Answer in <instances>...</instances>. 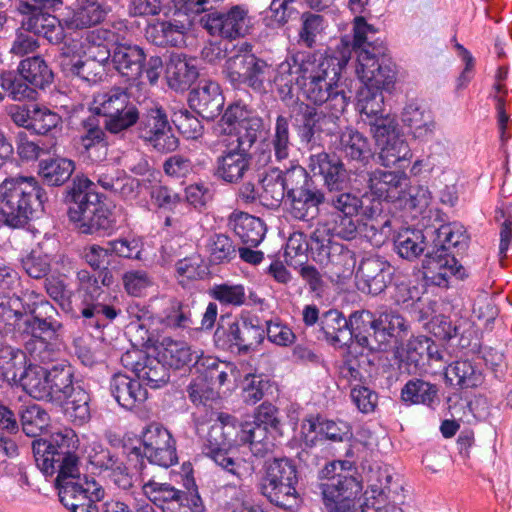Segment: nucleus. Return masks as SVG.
Listing matches in <instances>:
<instances>
[{"label":"nucleus","instance_id":"obj_10","mask_svg":"<svg viewBox=\"0 0 512 512\" xmlns=\"http://www.w3.org/2000/svg\"><path fill=\"white\" fill-rule=\"evenodd\" d=\"M110 64L115 71L130 84L139 82L145 74L150 85H155L163 71V61L158 55H147L143 47L129 41L117 43L113 47Z\"/></svg>","mask_w":512,"mask_h":512},{"label":"nucleus","instance_id":"obj_56","mask_svg":"<svg viewBox=\"0 0 512 512\" xmlns=\"http://www.w3.org/2000/svg\"><path fill=\"white\" fill-rule=\"evenodd\" d=\"M109 65L108 62L86 56L84 60L78 59L72 63L69 73L89 84H96L106 76Z\"/></svg>","mask_w":512,"mask_h":512},{"label":"nucleus","instance_id":"obj_14","mask_svg":"<svg viewBox=\"0 0 512 512\" xmlns=\"http://www.w3.org/2000/svg\"><path fill=\"white\" fill-rule=\"evenodd\" d=\"M325 225L318 227L310 236V252L314 261L336 278L352 274L356 265V254L345 245L326 237Z\"/></svg>","mask_w":512,"mask_h":512},{"label":"nucleus","instance_id":"obj_52","mask_svg":"<svg viewBox=\"0 0 512 512\" xmlns=\"http://www.w3.org/2000/svg\"><path fill=\"white\" fill-rule=\"evenodd\" d=\"M253 53L249 45H242L236 52L230 56L224 65V74L232 86L238 88L242 86L243 78L247 73V68L253 60Z\"/></svg>","mask_w":512,"mask_h":512},{"label":"nucleus","instance_id":"obj_60","mask_svg":"<svg viewBox=\"0 0 512 512\" xmlns=\"http://www.w3.org/2000/svg\"><path fill=\"white\" fill-rule=\"evenodd\" d=\"M379 158L383 166H392L409 161L412 156L408 143L401 134L380 144Z\"/></svg>","mask_w":512,"mask_h":512},{"label":"nucleus","instance_id":"obj_59","mask_svg":"<svg viewBox=\"0 0 512 512\" xmlns=\"http://www.w3.org/2000/svg\"><path fill=\"white\" fill-rule=\"evenodd\" d=\"M383 90L362 85L357 94V108L367 122L385 114Z\"/></svg>","mask_w":512,"mask_h":512},{"label":"nucleus","instance_id":"obj_35","mask_svg":"<svg viewBox=\"0 0 512 512\" xmlns=\"http://www.w3.org/2000/svg\"><path fill=\"white\" fill-rule=\"evenodd\" d=\"M444 375L447 384L462 390L477 388L484 382L481 367L468 359L452 362L446 368Z\"/></svg>","mask_w":512,"mask_h":512},{"label":"nucleus","instance_id":"obj_43","mask_svg":"<svg viewBox=\"0 0 512 512\" xmlns=\"http://www.w3.org/2000/svg\"><path fill=\"white\" fill-rule=\"evenodd\" d=\"M199 72L192 60L181 55H172L166 68L169 86L174 90L188 89L198 78Z\"/></svg>","mask_w":512,"mask_h":512},{"label":"nucleus","instance_id":"obj_9","mask_svg":"<svg viewBox=\"0 0 512 512\" xmlns=\"http://www.w3.org/2000/svg\"><path fill=\"white\" fill-rule=\"evenodd\" d=\"M200 433L204 435L206 454L223 470L233 475L241 486L252 479L253 467L241 459L230 455L229 448L238 436V421L232 415L218 413L217 419L209 426L201 425ZM236 486L237 483H234Z\"/></svg>","mask_w":512,"mask_h":512},{"label":"nucleus","instance_id":"obj_55","mask_svg":"<svg viewBox=\"0 0 512 512\" xmlns=\"http://www.w3.org/2000/svg\"><path fill=\"white\" fill-rule=\"evenodd\" d=\"M129 98L128 93L121 87H112L94 96L91 110L107 119L120 107H125L124 104Z\"/></svg>","mask_w":512,"mask_h":512},{"label":"nucleus","instance_id":"obj_29","mask_svg":"<svg viewBox=\"0 0 512 512\" xmlns=\"http://www.w3.org/2000/svg\"><path fill=\"white\" fill-rule=\"evenodd\" d=\"M157 353L161 360L168 366L176 370L193 366L198 363L200 350L193 349L187 342L174 340L165 337L157 347Z\"/></svg>","mask_w":512,"mask_h":512},{"label":"nucleus","instance_id":"obj_48","mask_svg":"<svg viewBox=\"0 0 512 512\" xmlns=\"http://www.w3.org/2000/svg\"><path fill=\"white\" fill-rule=\"evenodd\" d=\"M18 72L28 83L43 89L53 81V72L40 56L23 59L18 66Z\"/></svg>","mask_w":512,"mask_h":512},{"label":"nucleus","instance_id":"obj_3","mask_svg":"<svg viewBox=\"0 0 512 512\" xmlns=\"http://www.w3.org/2000/svg\"><path fill=\"white\" fill-rule=\"evenodd\" d=\"M349 58L344 53L340 56L312 53L302 61L301 77L296 78V83L306 100L316 106L325 105L329 111L344 112L350 96L340 79Z\"/></svg>","mask_w":512,"mask_h":512},{"label":"nucleus","instance_id":"obj_61","mask_svg":"<svg viewBox=\"0 0 512 512\" xmlns=\"http://www.w3.org/2000/svg\"><path fill=\"white\" fill-rule=\"evenodd\" d=\"M209 260L212 264L229 263L237 255V246L226 234H213L207 243Z\"/></svg>","mask_w":512,"mask_h":512},{"label":"nucleus","instance_id":"obj_15","mask_svg":"<svg viewBox=\"0 0 512 512\" xmlns=\"http://www.w3.org/2000/svg\"><path fill=\"white\" fill-rule=\"evenodd\" d=\"M138 135L144 142L160 153H169L178 148L179 140L175 136L166 110L153 103L144 112H140Z\"/></svg>","mask_w":512,"mask_h":512},{"label":"nucleus","instance_id":"obj_34","mask_svg":"<svg viewBox=\"0 0 512 512\" xmlns=\"http://www.w3.org/2000/svg\"><path fill=\"white\" fill-rule=\"evenodd\" d=\"M110 11V5L83 0L76 9L63 18V25L68 30H91L92 26L104 21Z\"/></svg>","mask_w":512,"mask_h":512},{"label":"nucleus","instance_id":"obj_46","mask_svg":"<svg viewBox=\"0 0 512 512\" xmlns=\"http://www.w3.org/2000/svg\"><path fill=\"white\" fill-rule=\"evenodd\" d=\"M238 436L241 442L249 443L251 452L257 457L265 456L273 447L270 430L256 422L239 424Z\"/></svg>","mask_w":512,"mask_h":512},{"label":"nucleus","instance_id":"obj_11","mask_svg":"<svg viewBox=\"0 0 512 512\" xmlns=\"http://www.w3.org/2000/svg\"><path fill=\"white\" fill-rule=\"evenodd\" d=\"M287 211L296 220H314L325 202V194L318 189L305 168L300 165L288 169Z\"/></svg>","mask_w":512,"mask_h":512},{"label":"nucleus","instance_id":"obj_28","mask_svg":"<svg viewBox=\"0 0 512 512\" xmlns=\"http://www.w3.org/2000/svg\"><path fill=\"white\" fill-rule=\"evenodd\" d=\"M376 331L375 344L380 349L381 345H386L391 339L402 341L410 333L409 322L397 311L385 309L376 312Z\"/></svg>","mask_w":512,"mask_h":512},{"label":"nucleus","instance_id":"obj_62","mask_svg":"<svg viewBox=\"0 0 512 512\" xmlns=\"http://www.w3.org/2000/svg\"><path fill=\"white\" fill-rule=\"evenodd\" d=\"M23 77L17 78L12 72H3L0 75V86L9 93L15 101L33 100L37 92L34 86H30Z\"/></svg>","mask_w":512,"mask_h":512},{"label":"nucleus","instance_id":"obj_13","mask_svg":"<svg viewBox=\"0 0 512 512\" xmlns=\"http://www.w3.org/2000/svg\"><path fill=\"white\" fill-rule=\"evenodd\" d=\"M265 339V327L257 316L240 315L228 326H218L214 332L215 345L229 352L247 355L257 351Z\"/></svg>","mask_w":512,"mask_h":512},{"label":"nucleus","instance_id":"obj_45","mask_svg":"<svg viewBox=\"0 0 512 512\" xmlns=\"http://www.w3.org/2000/svg\"><path fill=\"white\" fill-rule=\"evenodd\" d=\"M439 389L436 384L413 378L401 389V399L408 404H422L434 407L439 403Z\"/></svg>","mask_w":512,"mask_h":512},{"label":"nucleus","instance_id":"obj_40","mask_svg":"<svg viewBox=\"0 0 512 512\" xmlns=\"http://www.w3.org/2000/svg\"><path fill=\"white\" fill-rule=\"evenodd\" d=\"M288 169L285 172L277 168L265 171L259 183L261 186L260 199L270 208L278 207L283 199L288 197Z\"/></svg>","mask_w":512,"mask_h":512},{"label":"nucleus","instance_id":"obj_39","mask_svg":"<svg viewBox=\"0 0 512 512\" xmlns=\"http://www.w3.org/2000/svg\"><path fill=\"white\" fill-rule=\"evenodd\" d=\"M228 225L243 244L250 247H257L262 242L266 232L265 224L260 218L245 212L232 213Z\"/></svg>","mask_w":512,"mask_h":512},{"label":"nucleus","instance_id":"obj_2","mask_svg":"<svg viewBox=\"0 0 512 512\" xmlns=\"http://www.w3.org/2000/svg\"><path fill=\"white\" fill-rule=\"evenodd\" d=\"M22 388L36 400L64 403V413L75 425L90 420V395L69 364H57L50 369L31 366L22 375Z\"/></svg>","mask_w":512,"mask_h":512},{"label":"nucleus","instance_id":"obj_22","mask_svg":"<svg viewBox=\"0 0 512 512\" xmlns=\"http://www.w3.org/2000/svg\"><path fill=\"white\" fill-rule=\"evenodd\" d=\"M367 182L371 201H395L401 199L408 185L405 173L399 171L376 170L359 174Z\"/></svg>","mask_w":512,"mask_h":512},{"label":"nucleus","instance_id":"obj_26","mask_svg":"<svg viewBox=\"0 0 512 512\" xmlns=\"http://www.w3.org/2000/svg\"><path fill=\"white\" fill-rule=\"evenodd\" d=\"M188 101L190 107L207 120H213L220 115L224 106L220 86L207 79L200 80L197 87L190 91Z\"/></svg>","mask_w":512,"mask_h":512},{"label":"nucleus","instance_id":"obj_4","mask_svg":"<svg viewBox=\"0 0 512 512\" xmlns=\"http://www.w3.org/2000/svg\"><path fill=\"white\" fill-rule=\"evenodd\" d=\"M376 30L363 18H357L351 42L342 39L357 56L356 73L362 85L389 90L396 79L395 65L385 43L376 37Z\"/></svg>","mask_w":512,"mask_h":512},{"label":"nucleus","instance_id":"obj_16","mask_svg":"<svg viewBox=\"0 0 512 512\" xmlns=\"http://www.w3.org/2000/svg\"><path fill=\"white\" fill-rule=\"evenodd\" d=\"M143 448L133 447L130 454L144 456L150 463L168 468L178 462L175 440L160 423H150L140 435Z\"/></svg>","mask_w":512,"mask_h":512},{"label":"nucleus","instance_id":"obj_18","mask_svg":"<svg viewBox=\"0 0 512 512\" xmlns=\"http://www.w3.org/2000/svg\"><path fill=\"white\" fill-rule=\"evenodd\" d=\"M393 274L391 264L384 257L366 255L362 257L356 269L357 288L362 293L377 296L391 283Z\"/></svg>","mask_w":512,"mask_h":512},{"label":"nucleus","instance_id":"obj_7","mask_svg":"<svg viewBox=\"0 0 512 512\" xmlns=\"http://www.w3.org/2000/svg\"><path fill=\"white\" fill-rule=\"evenodd\" d=\"M432 248L427 259L422 260L424 275L432 284L447 287L452 276L457 279L466 277L465 268L458 263L452 249L465 250L468 246V236L461 229H455L451 224L441 225L431 231Z\"/></svg>","mask_w":512,"mask_h":512},{"label":"nucleus","instance_id":"obj_51","mask_svg":"<svg viewBox=\"0 0 512 512\" xmlns=\"http://www.w3.org/2000/svg\"><path fill=\"white\" fill-rule=\"evenodd\" d=\"M125 107L114 112L107 119H104L105 131L123 136L126 131L135 126L140 120V111L138 107L131 102L130 98L125 102Z\"/></svg>","mask_w":512,"mask_h":512},{"label":"nucleus","instance_id":"obj_31","mask_svg":"<svg viewBox=\"0 0 512 512\" xmlns=\"http://www.w3.org/2000/svg\"><path fill=\"white\" fill-rule=\"evenodd\" d=\"M109 389L117 403L127 410H132L147 399V390L139 380L122 373L112 376Z\"/></svg>","mask_w":512,"mask_h":512},{"label":"nucleus","instance_id":"obj_19","mask_svg":"<svg viewBox=\"0 0 512 512\" xmlns=\"http://www.w3.org/2000/svg\"><path fill=\"white\" fill-rule=\"evenodd\" d=\"M123 365L131 369L139 382L151 389H159L168 384L170 371L159 355L151 356L140 350L127 351L121 358Z\"/></svg>","mask_w":512,"mask_h":512},{"label":"nucleus","instance_id":"obj_37","mask_svg":"<svg viewBox=\"0 0 512 512\" xmlns=\"http://www.w3.org/2000/svg\"><path fill=\"white\" fill-rule=\"evenodd\" d=\"M348 327L351 331V343L354 341L360 347L371 351L378 350L375 344L376 314L369 310H358L350 314Z\"/></svg>","mask_w":512,"mask_h":512},{"label":"nucleus","instance_id":"obj_41","mask_svg":"<svg viewBox=\"0 0 512 512\" xmlns=\"http://www.w3.org/2000/svg\"><path fill=\"white\" fill-rule=\"evenodd\" d=\"M187 26L178 20L157 21L146 29V37L160 47H179L185 44Z\"/></svg>","mask_w":512,"mask_h":512},{"label":"nucleus","instance_id":"obj_12","mask_svg":"<svg viewBox=\"0 0 512 512\" xmlns=\"http://www.w3.org/2000/svg\"><path fill=\"white\" fill-rule=\"evenodd\" d=\"M297 471L292 460L274 458L265 463V476L261 483V493L274 505L291 509L297 505L298 494L295 488Z\"/></svg>","mask_w":512,"mask_h":512},{"label":"nucleus","instance_id":"obj_23","mask_svg":"<svg viewBox=\"0 0 512 512\" xmlns=\"http://www.w3.org/2000/svg\"><path fill=\"white\" fill-rule=\"evenodd\" d=\"M225 150L216 158L213 176L228 184H237L250 169L251 156L248 151L235 147L233 143H220Z\"/></svg>","mask_w":512,"mask_h":512},{"label":"nucleus","instance_id":"obj_27","mask_svg":"<svg viewBox=\"0 0 512 512\" xmlns=\"http://www.w3.org/2000/svg\"><path fill=\"white\" fill-rule=\"evenodd\" d=\"M432 230H420L405 228L397 233L394 238V249L402 259L413 262L424 255L427 259L430 248H432Z\"/></svg>","mask_w":512,"mask_h":512},{"label":"nucleus","instance_id":"obj_54","mask_svg":"<svg viewBox=\"0 0 512 512\" xmlns=\"http://www.w3.org/2000/svg\"><path fill=\"white\" fill-rule=\"evenodd\" d=\"M271 145L277 161H283L290 156L293 142L290 120L284 115H278L271 135Z\"/></svg>","mask_w":512,"mask_h":512},{"label":"nucleus","instance_id":"obj_5","mask_svg":"<svg viewBox=\"0 0 512 512\" xmlns=\"http://www.w3.org/2000/svg\"><path fill=\"white\" fill-rule=\"evenodd\" d=\"M96 184L83 174H77L66 189L68 218L82 234L92 235L113 229V213L96 192Z\"/></svg>","mask_w":512,"mask_h":512},{"label":"nucleus","instance_id":"obj_58","mask_svg":"<svg viewBox=\"0 0 512 512\" xmlns=\"http://www.w3.org/2000/svg\"><path fill=\"white\" fill-rule=\"evenodd\" d=\"M255 113L240 102L233 103L225 110L219 124L214 128L219 139L231 135L236 128L246 122Z\"/></svg>","mask_w":512,"mask_h":512},{"label":"nucleus","instance_id":"obj_21","mask_svg":"<svg viewBox=\"0 0 512 512\" xmlns=\"http://www.w3.org/2000/svg\"><path fill=\"white\" fill-rule=\"evenodd\" d=\"M118 38V34L114 31L98 27L81 32L78 38H72L68 48L73 53L110 63L113 47Z\"/></svg>","mask_w":512,"mask_h":512},{"label":"nucleus","instance_id":"obj_47","mask_svg":"<svg viewBox=\"0 0 512 512\" xmlns=\"http://www.w3.org/2000/svg\"><path fill=\"white\" fill-rule=\"evenodd\" d=\"M75 170L74 161L63 157H51L39 162V175L49 186L66 183Z\"/></svg>","mask_w":512,"mask_h":512},{"label":"nucleus","instance_id":"obj_17","mask_svg":"<svg viewBox=\"0 0 512 512\" xmlns=\"http://www.w3.org/2000/svg\"><path fill=\"white\" fill-rule=\"evenodd\" d=\"M343 112L317 110L315 107L300 103L298 105V136L301 142L305 143L312 153L320 152L319 139L322 133L333 134L338 128L339 116Z\"/></svg>","mask_w":512,"mask_h":512},{"label":"nucleus","instance_id":"obj_8","mask_svg":"<svg viewBox=\"0 0 512 512\" xmlns=\"http://www.w3.org/2000/svg\"><path fill=\"white\" fill-rule=\"evenodd\" d=\"M308 168L314 175L322 177L330 192H336L330 197L329 204L339 215H361L364 207L370 206L372 201L368 193L359 197L345 191L350 187L349 172L336 154L326 151L312 153L308 158Z\"/></svg>","mask_w":512,"mask_h":512},{"label":"nucleus","instance_id":"obj_30","mask_svg":"<svg viewBox=\"0 0 512 512\" xmlns=\"http://www.w3.org/2000/svg\"><path fill=\"white\" fill-rule=\"evenodd\" d=\"M401 121L414 139L427 140L433 135L435 122L432 113L416 101L404 106Z\"/></svg>","mask_w":512,"mask_h":512},{"label":"nucleus","instance_id":"obj_38","mask_svg":"<svg viewBox=\"0 0 512 512\" xmlns=\"http://www.w3.org/2000/svg\"><path fill=\"white\" fill-rule=\"evenodd\" d=\"M32 364L26 366V354L20 350L7 346L0 350V389L4 384L22 387V375Z\"/></svg>","mask_w":512,"mask_h":512},{"label":"nucleus","instance_id":"obj_63","mask_svg":"<svg viewBox=\"0 0 512 512\" xmlns=\"http://www.w3.org/2000/svg\"><path fill=\"white\" fill-rule=\"evenodd\" d=\"M252 59L243 78L242 85L261 94L266 92L265 81L268 79L272 68L264 59L257 57L255 54H253Z\"/></svg>","mask_w":512,"mask_h":512},{"label":"nucleus","instance_id":"obj_25","mask_svg":"<svg viewBox=\"0 0 512 512\" xmlns=\"http://www.w3.org/2000/svg\"><path fill=\"white\" fill-rule=\"evenodd\" d=\"M38 6L29 3H22L19 7L20 12L29 14L23 20L22 27L27 32L33 33L35 36H43L52 44L61 43L64 39V25L58 18L49 13L36 12Z\"/></svg>","mask_w":512,"mask_h":512},{"label":"nucleus","instance_id":"obj_42","mask_svg":"<svg viewBox=\"0 0 512 512\" xmlns=\"http://www.w3.org/2000/svg\"><path fill=\"white\" fill-rule=\"evenodd\" d=\"M338 150L345 158L365 165L372 157L370 141L357 130L347 128L339 137Z\"/></svg>","mask_w":512,"mask_h":512},{"label":"nucleus","instance_id":"obj_6","mask_svg":"<svg viewBox=\"0 0 512 512\" xmlns=\"http://www.w3.org/2000/svg\"><path fill=\"white\" fill-rule=\"evenodd\" d=\"M47 194L34 177L16 176L0 183V224L10 229H25Z\"/></svg>","mask_w":512,"mask_h":512},{"label":"nucleus","instance_id":"obj_36","mask_svg":"<svg viewBox=\"0 0 512 512\" xmlns=\"http://www.w3.org/2000/svg\"><path fill=\"white\" fill-rule=\"evenodd\" d=\"M320 332L323 339L334 348H345L351 344V331L348 319L342 312L331 309L324 312L320 318Z\"/></svg>","mask_w":512,"mask_h":512},{"label":"nucleus","instance_id":"obj_49","mask_svg":"<svg viewBox=\"0 0 512 512\" xmlns=\"http://www.w3.org/2000/svg\"><path fill=\"white\" fill-rule=\"evenodd\" d=\"M311 53H295L281 62L274 76V83L281 93H289L297 77H301L302 61L307 60Z\"/></svg>","mask_w":512,"mask_h":512},{"label":"nucleus","instance_id":"obj_64","mask_svg":"<svg viewBox=\"0 0 512 512\" xmlns=\"http://www.w3.org/2000/svg\"><path fill=\"white\" fill-rule=\"evenodd\" d=\"M209 295L224 306L239 307L246 303L245 287L241 284H215Z\"/></svg>","mask_w":512,"mask_h":512},{"label":"nucleus","instance_id":"obj_1","mask_svg":"<svg viewBox=\"0 0 512 512\" xmlns=\"http://www.w3.org/2000/svg\"><path fill=\"white\" fill-rule=\"evenodd\" d=\"M76 434L65 428L48 438L35 439L32 451L37 467L46 475L57 473L55 485L60 503L70 512H100L104 488L94 479L81 476L79 459L73 452Z\"/></svg>","mask_w":512,"mask_h":512},{"label":"nucleus","instance_id":"obj_32","mask_svg":"<svg viewBox=\"0 0 512 512\" xmlns=\"http://www.w3.org/2000/svg\"><path fill=\"white\" fill-rule=\"evenodd\" d=\"M383 207L379 201H372L370 206L364 207L361 216L365 219L360 223L359 234L362 235L373 246H381L390 230V220L382 215Z\"/></svg>","mask_w":512,"mask_h":512},{"label":"nucleus","instance_id":"obj_50","mask_svg":"<svg viewBox=\"0 0 512 512\" xmlns=\"http://www.w3.org/2000/svg\"><path fill=\"white\" fill-rule=\"evenodd\" d=\"M263 129V120L258 115L254 114L246 122L240 124L231 135L219 139V143L231 142L235 147L249 151L252 145L256 142L259 134Z\"/></svg>","mask_w":512,"mask_h":512},{"label":"nucleus","instance_id":"obj_44","mask_svg":"<svg viewBox=\"0 0 512 512\" xmlns=\"http://www.w3.org/2000/svg\"><path fill=\"white\" fill-rule=\"evenodd\" d=\"M362 491L361 481L346 470L330 478L322 484L325 500L355 499Z\"/></svg>","mask_w":512,"mask_h":512},{"label":"nucleus","instance_id":"obj_20","mask_svg":"<svg viewBox=\"0 0 512 512\" xmlns=\"http://www.w3.org/2000/svg\"><path fill=\"white\" fill-rule=\"evenodd\" d=\"M199 22L209 34L227 39L244 37L250 25L247 11L240 6H234L227 12L212 9L201 16Z\"/></svg>","mask_w":512,"mask_h":512},{"label":"nucleus","instance_id":"obj_24","mask_svg":"<svg viewBox=\"0 0 512 512\" xmlns=\"http://www.w3.org/2000/svg\"><path fill=\"white\" fill-rule=\"evenodd\" d=\"M31 318L25 320V330L34 338L53 340L59 337L63 330L60 314L47 300L41 299L33 303L30 309Z\"/></svg>","mask_w":512,"mask_h":512},{"label":"nucleus","instance_id":"obj_57","mask_svg":"<svg viewBox=\"0 0 512 512\" xmlns=\"http://www.w3.org/2000/svg\"><path fill=\"white\" fill-rule=\"evenodd\" d=\"M118 311L110 305L99 301H81L80 315L84 324L90 327L100 328L106 325V321L114 320Z\"/></svg>","mask_w":512,"mask_h":512},{"label":"nucleus","instance_id":"obj_33","mask_svg":"<svg viewBox=\"0 0 512 512\" xmlns=\"http://www.w3.org/2000/svg\"><path fill=\"white\" fill-rule=\"evenodd\" d=\"M141 481L145 497L163 512L186 499V491L176 488L171 483L161 482L154 477L145 480L144 473H141Z\"/></svg>","mask_w":512,"mask_h":512},{"label":"nucleus","instance_id":"obj_53","mask_svg":"<svg viewBox=\"0 0 512 512\" xmlns=\"http://www.w3.org/2000/svg\"><path fill=\"white\" fill-rule=\"evenodd\" d=\"M19 414L22 430L29 437L40 436L50 424L48 412L37 404L22 407Z\"/></svg>","mask_w":512,"mask_h":512}]
</instances>
